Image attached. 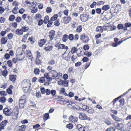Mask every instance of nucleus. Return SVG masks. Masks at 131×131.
Segmentation results:
<instances>
[{"mask_svg": "<svg viewBox=\"0 0 131 131\" xmlns=\"http://www.w3.org/2000/svg\"><path fill=\"white\" fill-rule=\"evenodd\" d=\"M16 33L18 35H22L23 34V32L21 29H17L16 31Z\"/></svg>", "mask_w": 131, "mask_h": 131, "instance_id": "19", "label": "nucleus"}, {"mask_svg": "<svg viewBox=\"0 0 131 131\" xmlns=\"http://www.w3.org/2000/svg\"><path fill=\"white\" fill-rule=\"evenodd\" d=\"M55 63V61L54 60H51L48 62V64L50 65H53Z\"/></svg>", "mask_w": 131, "mask_h": 131, "instance_id": "40", "label": "nucleus"}, {"mask_svg": "<svg viewBox=\"0 0 131 131\" xmlns=\"http://www.w3.org/2000/svg\"><path fill=\"white\" fill-rule=\"evenodd\" d=\"M58 16L57 15H54V16L51 18V19L50 20L51 21H54L56 20Z\"/></svg>", "mask_w": 131, "mask_h": 131, "instance_id": "31", "label": "nucleus"}, {"mask_svg": "<svg viewBox=\"0 0 131 131\" xmlns=\"http://www.w3.org/2000/svg\"><path fill=\"white\" fill-rule=\"evenodd\" d=\"M7 64L8 66L10 67H12V63L11 60H9L7 62Z\"/></svg>", "mask_w": 131, "mask_h": 131, "instance_id": "38", "label": "nucleus"}, {"mask_svg": "<svg viewBox=\"0 0 131 131\" xmlns=\"http://www.w3.org/2000/svg\"><path fill=\"white\" fill-rule=\"evenodd\" d=\"M46 11L47 13H50L51 11V8L50 7H47L46 9Z\"/></svg>", "mask_w": 131, "mask_h": 131, "instance_id": "54", "label": "nucleus"}, {"mask_svg": "<svg viewBox=\"0 0 131 131\" xmlns=\"http://www.w3.org/2000/svg\"><path fill=\"white\" fill-rule=\"evenodd\" d=\"M26 53L27 54V57L29 59L31 60V61H32V59L33 57H32V54L31 53L30 51L29 50H26Z\"/></svg>", "mask_w": 131, "mask_h": 131, "instance_id": "13", "label": "nucleus"}, {"mask_svg": "<svg viewBox=\"0 0 131 131\" xmlns=\"http://www.w3.org/2000/svg\"><path fill=\"white\" fill-rule=\"evenodd\" d=\"M15 18V16L14 15H10L9 18V20L10 21H12L14 20Z\"/></svg>", "mask_w": 131, "mask_h": 131, "instance_id": "32", "label": "nucleus"}, {"mask_svg": "<svg viewBox=\"0 0 131 131\" xmlns=\"http://www.w3.org/2000/svg\"><path fill=\"white\" fill-rule=\"evenodd\" d=\"M88 113L92 114L94 112V109L91 107H89L86 111Z\"/></svg>", "mask_w": 131, "mask_h": 131, "instance_id": "18", "label": "nucleus"}, {"mask_svg": "<svg viewBox=\"0 0 131 131\" xmlns=\"http://www.w3.org/2000/svg\"><path fill=\"white\" fill-rule=\"evenodd\" d=\"M49 75L51 76L52 79L53 78V79L57 77L60 78L62 75V73H58L56 71L54 70H52L49 71Z\"/></svg>", "mask_w": 131, "mask_h": 131, "instance_id": "1", "label": "nucleus"}, {"mask_svg": "<svg viewBox=\"0 0 131 131\" xmlns=\"http://www.w3.org/2000/svg\"><path fill=\"white\" fill-rule=\"evenodd\" d=\"M114 125L117 129L122 131L124 130V125L123 124L120 123L119 124L117 122H115L114 123Z\"/></svg>", "mask_w": 131, "mask_h": 131, "instance_id": "5", "label": "nucleus"}, {"mask_svg": "<svg viewBox=\"0 0 131 131\" xmlns=\"http://www.w3.org/2000/svg\"><path fill=\"white\" fill-rule=\"evenodd\" d=\"M103 28L101 26H98L96 28V31L97 32L101 33L103 31Z\"/></svg>", "mask_w": 131, "mask_h": 131, "instance_id": "22", "label": "nucleus"}, {"mask_svg": "<svg viewBox=\"0 0 131 131\" xmlns=\"http://www.w3.org/2000/svg\"><path fill=\"white\" fill-rule=\"evenodd\" d=\"M49 17L48 16H45L44 20V21L45 24H47V23L49 21Z\"/></svg>", "mask_w": 131, "mask_h": 131, "instance_id": "29", "label": "nucleus"}, {"mask_svg": "<svg viewBox=\"0 0 131 131\" xmlns=\"http://www.w3.org/2000/svg\"><path fill=\"white\" fill-rule=\"evenodd\" d=\"M84 54L88 57H90L92 54L91 53L89 52H84Z\"/></svg>", "mask_w": 131, "mask_h": 131, "instance_id": "43", "label": "nucleus"}, {"mask_svg": "<svg viewBox=\"0 0 131 131\" xmlns=\"http://www.w3.org/2000/svg\"><path fill=\"white\" fill-rule=\"evenodd\" d=\"M7 39L6 37H3L1 40V42L2 44H5L7 42Z\"/></svg>", "mask_w": 131, "mask_h": 131, "instance_id": "21", "label": "nucleus"}, {"mask_svg": "<svg viewBox=\"0 0 131 131\" xmlns=\"http://www.w3.org/2000/svg\"><path fill=\"white\" fill-rule=\"evenodd\" d=\"M68 39L72 41L74 39V36L72 34H70L68 36Z\"/></svg>", "mask_w": 131, "mask_h": 131, "instance_id": "36", "label": "nucleus"}, {"mask_svg": "<svg viewBox=\"0 0 131 131\" xmlns=\"http://www.w3.org/2000/svg\"><path fill=\"white\" fill-rule=\"evenodd\" d=\"M71 56V53H69L68 54L67 56L65 58V59L67 60V61H68L70 57Z\"/></svg>", "mask_w": 131, "mask_h": 131, "instance_id": "47", "label": "nucleus"}, {"mask_svg": "<svg viewBox=\"0 0 131 131\" xmlns=\"http://www.w3.org/2000/svg\"><path fill=\"white\" fill-rule=\"evenodd\" d=\"M89 107L87 106L86 105H84L82 106V108L83 110L86 111Z\"/></svg>", "mask_w": 131, "mask_h": 131, "instance_id": "53", "label": "nucleus"}, {"mask_svg": "<svg viewBox=\"0 0 131 131\" xmlns=\"http://www.w3.org/2000/svg\"><path fill=\"white\" fill-rule=\"evenodd\" d=\"M105 123L107 125H110L111 124V122L110 121L108 120H105L104 121Z\"/></svg>", "mask_w": 131, "mask_h": 131, "instance_id": "46", "label": "nucleus"}, {"mask_svg": "<svg viewBox=\"0 0 131 131\" xmlns=\"http://www.w3.org/2000/svg\"><path fill=\"white\" fill-rule=\"evenodd\" d=\"M89 46L87 45H84L83 47V48L85 50H88L89 49Z\"/></svg>", "mask_w": 131, "mask_h": 131, "instance_id": "56", "label": "nucleus"}, {"mask_svg": "<svg viewBox=\"0 0 131 131\" xmlns=\"http://www.w3.org/2000/svg\"><path fill=\"white\" fill-rule=\"evenodd\" d=\"M21 20V18L20 17H18L16 19V21L17 23L19 22Z\"/></svg>", "mask_w": 131, "mask_h": 131, "instance_id": "64", "label": "nucleus"}, {"mask_svg": "<svg viewBox=\"0 0 131 131\" xmlns=\"http://www.w3.org/2000/svg\"><path fill=\"white\" fill-rule=\"evenodd\" d=\"M13 35L12 33H10L8 35V38L10 40L12 38Z\"/></svg>", "mask_w": 131, "mask_h": 131, "instance_id": "51", "label": "nucleus"}, {"mask_svg": "<svg viewBox=\"0 0 131 131\" xmlns=\"http://www.w3.org/2000/svg\"><path fill=\"white\" fill-rule=\"evenodd\" d=\"M45 79L44 78L42 77L39 79L38 81L40 83H43Z\"/></svg>", "mask_w": 131, "mask_h": 131, "instance_id": "58", "label": "nucleus"}, {"mask_svg": "<svg viewBox=\"0 0 131 131\" xmlns=\"http://www.w3.org/2000/svg\"><path fill=\"white\" fill-rule=\"evenodd\" d=\"M115 129L114 127H111L107 129L106 131H115Z\"/></svg>", "mask_w": 131, "mask_h": 131, "instance_id": "63", "label": "nucleus"}, {"mask_svg": "<svg viewBox=\"0 0 131 131\" xmlns=\"http://www.w3.org/2000/svg\"><path fill=\"white\" fill-rule=\"evenodd\" d=\"M120 103V104L122 105L124 104V99H121L119 100V102Z\"/></svg>", "mask_w": 131, "mask_h": 131, "instance_id": "52", "label": "nucleus"}, {"mask_svg": "<svg viewBox=\"0 0 131 131\" xmlns=\"http://www.w3.org/2000/svg\"><path fill=\"white\" fill-rule=\"evenodd\" d=\"M123 95H121L115 99L113 101V104L115 105V104L116 103V102H118L117 101L119 99V98H121L122 96Z\"/></svg>", "mask_w": 131, "mask_h": 131, "instance_id": "28", "label": "nucleus"}, {"mask_svg": "<svg viewBox=\"0 0 131 131\" xmlns=\"http://www.w3.org/2000/svg\"><path fill=\"white\" fill-rule=\"evenodd\" d=\"M82 30V26L81 25H79L77 28L76 29L77 31L80 32Z\"/></svg>", "mask_w": 131, "mask_h": 131, "instance_id": "34", "label": "nucleus"}, {"mask_svg": "<svg viewBox=\"0 0 131 131\" xmlns=\"http://www.w3.org/2000/svg\"><path fill=\"white\" fill-rule=\"evenodd\" d=\"M80 18L82 22H85L88 20L89 18V16L86 14H83L80 15Z\"/></svg>", "mask_w": 131, "mask_h": 131, "instance_id": "6", "label": "nucleus"}, {"mask_svg": "<svg viewBox=\"0 0 131 131\" xmlns=\"http://www.w3.org/2000/svg\"><path fill=\"white\" fill-rule=\"evenodd\" d=\"M79 118L81 120H87L89 121L91 120V118L88 117L85 113H79Z\"/></svg>", "mask_w": 131, "mask_h": 131, "instance_id": "3", "label": "nucleus"}, {"mask_svg": "<svg viewBox=\"0 0 131 131\" xmlns=\"http://www.w3.org/2000/svg\"><path fill=\"white\" fill-rule=\"evenodd\" d=\"M8 122V121L6 120H4L1 122L0 124V130L4 129V127L6 125Z\"/></svg>", "mask_w": 131, "mask_h": 131, "instance_id": "7", "label": "nucleus"}, {"mask_svg": "<svg viewBox=\"0 0 131 131\" xmlns=\"http://www.w3.org/2000/svg\"><path fill=\"white\" fill-rule=\"evenodd\" d=\"M40 91L41 93L43 94H44L46 92V90H45L44 88H40Z\"/></svg>", "mask_w": 131, "mask_h": 131, "instance_id": "57", "label": "nucleus"}, {"mask_svg": "<svg viewBox=\"0 0 131 131\" xmlns=\"http://www.w3.org/2000/svg\"><path fill=\"white\" fill-rule=\"evenodd\" d=\"M31 12L32 13H34L37 12L38 10V8L35 7H33L31 9Z\"/></svg>", "mask_w": 131, "mask_h": 131, "instance_id": "24", "label": "nucleus"}, {"mask_svg": "<svg viewBox=\"0 0 131 131\" xmlns=\"http://www.w3.org/2000/svg\"><path fill=\"white\" fill-rule=\"evenodd\" d=\"M21 29L23 32H26L28 30L29 28L28 27L25 26H24L21 28Z\"/></svg>", "mask_w": 131, "mask_h": 131, "instance_id": "30", "label": "nucleus"}, {"mask_svg": "<svg viewBox=\"0 0 131 131\" xmlns=\"http://www.w3.org/2000/svg\"><path fill=\"white\" fill-rule=\"evenodd\" d=\"M71 20V17L68 16L64 17L63 20L64 23L66 24L68 23Z\"/></svg>", "mask_w": 131, "mask_h": 131, "instance_id": "9", "label": "nucleus"}, {"mask_svg": "<svg viewBox=\"0 0 131 131\" xmlns=\"http://www.w3.org/2000/svg\"><path fill=\"white\" fill-rule=\"evenodd\" d=\"M44 77L45 78L47 79L49 81L52 80L51 78L49 76V75H48V74L47 73H46L44 75Z\"/></svg>", "mask_w": 131, "mask_h": 131, "instance_id": "25", "label": "nucleus"}, {"mask_svg": "<svg viewBox=\"0 0 131 131\" xmlns=\"http://www.w3.org/2000/svg\"><path fill=\"white\" fill-rule=\"evenodd\" d=\"M18 9L17 7H15L12 10V12L15 14H16L17 13V10Z\"/></svg>", "mask_w": 131, "mask_h": 131, "instance_id": "44", "label": "nucleus"}, {"mask_svg": "<svg viewBox=\"0 0 131 131\" xmlns=\"http://www.w3.org/2000/svg\"><path fill=\"white\" fill-rule=\"evenodd\" d=\"M77 51V49L76 48L73 47L72 48L70 52L72 53L73 54L76 52Z\"/></svg>", "mask_w": 131, "mask_h": 131, "instance_id": "35", "label": "nucleus"}, {"mask_svg": "<svg viewBox=\"0 0 131 131\" xmlns=\"http://www.w3.org/2000/svg\"><path fill=\"white\" fill-rule=\"evenodd\" d=\"M69 121L71 122H75L78 120V118L77 117H74L72 116H71L69 118Z\"/></svg>", "mask_w": 131, "mask_h": 131, "instance_id": "10", "label": "nucleus"}, {"mask_svg": "<svg viewBox=\"0 0 131 131\" xmlns=\"http://www.w3.org/2000/svg\"><path fill=\"white\" fill-rule=\"evenodd\" d=\"M21 84L22 87H23L24 90L25 89L24 88H26V90H28L31 85L30 81L27 79L24 80L21 83Z\"/></svg>", "mask_w": 131, "mask_h": 131, "instance_id": "2", "label": "nucleus"}, {"mask_svg": "<svg viewBox=\"0 0 131 131\" xmlns=\"http://www.w3.org/2000/svg\"><path fill=\"white\" fill-rule=\"evenodd\" d=\"M3 112L5 115L7 116H10L12 113V111L8 108H4L3 110Z\"/></svg>", "mask_w": 131, "mask_h": 131, "instance_id": "4", "label": "nucleus"}, {"mask_svg": "<svg viewBox=\"0 0 131 131\" xmlns=\"http://www.w3.org/2000/svg\"><path fill=\"white\" fill-rule=\"evenodd\" d=\"M110 7L108 5H104L102 8V10H107L110 9Z\"/></svg>", "mask_w": 131, "mask_h": 131, "instance_id": "20", "label": "nucleus"}, {"mask_svg": "<svg viewBox=\"0 0 131 131\" xmlns=\"http://www.w3.org/2000/svg\"><path fill=\"white\" fill-rule=\"evenodd\" d=\"M36 63L37 65L40 64L41 61L38 58H36L35 59Z\"/></svg>", "mask_w": 131, "mask_h": 131, "instance_id": "37", "label": "nucleus"}, {"mask_svg": "<svg viewBox=\"0 0 131 131\" xmlns=\"http://www.w3.org/2000/svg\"><path fill=\"white\" fill-rule=\"evenodd\" d=\"M53 47L51 46H49L48 45H46V47L45 48V49L47 51H51Z\"/></svg>", "mask_w": 131, "mask_h": 131, "instance_id": "16", "label": "nucleus"}, {"mask_svg": "<svg viewBox=\"0 0 131 131\" xmlns=\"http://www.w3.org/2000/svg\"><path fill=\"white\" fill-rule=\"evenodd\" d=\"M21 101H20V103H19V108L20 109L23 108L24 106V103H21Z\"/></svg>", "mask_w": 131, "mask_h": 131, "instance_id": "50", "label": "nucleus"}, {"mask_svg": "<svg viewBox=\"0 0 131 131\" xmlns=\"http://www.w3.org/2000/svg\"><path fill=\"white\" fill-rule=\"evenodd\" d=\"M26 96L25 95H23L20 97V100H21L26 101Z\"/></svg>", "mask_w": 131, "mask_h": 131, "instance_id": "55", "label": "nucleus"}, {"mask_svg": "<svg viewBox=\"0 0 131 131\" xmlns=\"http://www.w3.org/2000/svg\"><path fill=\"white\" fill-rule=\"evenodd\" d=\"M7 70H4L2 72V74L5 77L7 75Z\"/></svg>", "mask_w": 131, "mask_h": 131, "instance_id": "42", "label": "nucleus"}, {"mask_svg": "<svg viewBox=\"0 0 131 131\" xmlns=\"http://www.w3.org/2000/svg\"><path fill=\"white\" fill-rule=\"evenodd\" d=\"M63 49L67 50L68 49V48L67 46H66L64 44H60L59 45L58 49Z\"/></svg>", "mask_w": 131, "mask_h": 131, "instance_id": "14", "label": "nucleus"}, {"mask_svg": "<svg viewBox=\"0 0 131 131\" xmlns=\"http://www.w3.org/2000/svg\"><path fill=\"white\" fill-rule=\"evenodd\" d=\"M40 72V70L39 69L36 68L34 70V72L36 74H38Z\"/></svg>", "mask_w": 131, "mask_h": 131, "instance_id": "45", "label": "nucleus"}, {"mask_svg": "<svg viewBox=\"0 0 131 131\" xmlns=\"http://www.w3.org/2000/svg\"><path fill=\"white\" fill-rule=\"evenodd\" d=\"M49 34L50 39L51 40H52L54 37L55 32L53 30H51L49 32Z\"/></svg>", "mask_w": 131, "mask_h": 131, "instance_id": "8", "label": "nucleus"}, {"mask_svg": "<svg viewBox=\"0 0 131 131\" xmlns=\"http://www.w3.org/2000/svg\"><path fill=\"white\" fill-rule=\"evenodd\" d=\"M38 22V25L39 26H40L42 25L43 23V20L42 19L39 20Z\"/></svg>", "mask_w": 131, "mask_h": 131, "instance_id": "62", "label": "nucleus"}, {"mask_svg": "<svg viewBox=\"0 0 131 131\" xmlns=\"http://www.w3.org/2000/svg\"><path fill=\"white\" fill-rule=\"evenodd\" d=\"M97 4L95 2H93V3L90 5V7L91 8H93L95 5Z\"/></svg>", "mask_w": 131, "mask_h": 131, "instance_id": "59", "label": "nucleus"}, {"mask_svg": "<svg viewBox=\"0 0 131 131\" xmlns=\"http://www.w3.org/2000/svg\"><path fill=\"white\" fill-rule=\"evenodd\" d=\"M6 99L4 96L1 97L0 99V101L2 103L5 102L6 101Z\"/></svg>", "mask_w": 131, "mask_h": 131, "instance_id": "33", "label": "nucleus"}, {"mask_svg": "<svg viewBox=\"0 0 131 131\" xmlns=\"http://www.w3.org/2000/svg\"><path fill=\"white\" fill-rule=\"evenodd\" d=\"M10 80L12 81H15L16 79L15 78V77L13 75H11L10 77Z\"/></svg>", "mask_w": 131, "mask_h": 131, "instance_id": "49", "label": "nucleus"}, {"mask_svg": "<svg viewBox=\"0 0 131 131\" xmlns=\"http://www.w3.org/2000/svg\"><path fill=\"white\" fill-rule=\"evenodd\" d=\"M26 128V126L24 125L19 126L17 128V131H24L25 129Z\"/></svg>", "mask_w": 131, "mask_h": 131, "instance_id": "11", "label": "nucleus"}, {"mask_svg": "<svg viewBox=\"0 0 131 131\" xmlns=\"http://www.w3.org/2000/svg\"><path fill=\"white\" fill-rule=\"evenodd\" d=\"M0 94L1 96H5L6 95V93L5 91H2L0 92Z\"/></svg>", "mask_w": 131, "mask_h": 131, "instance_id": "60", "label": "nucleus"}, {"mask_svg": "<svg viewBox=\"0 0 131 131\" xmlns=\"http://www.w3.org/2000/svg\"><path fill=\"white\" fill-rule=\"evenodd\" d=\"M68 39V35L67 34H64L63 36L62 40L64 42H66Z\"/></svg>", "mask_w": 131, "mask_h": 131, "instance_id": "26", "label": "nucleus"}, {"mask_svg": "<svg viewBox=\"0 0 131 131\" xmlns=\"http://www.w3.org/2000/svg\"><path fill=\"white\" fill-rule=\"evenodd\" d=\"M28 36V35L27 34H26L23 36V39L22 40V42H25V40L27 39V38Z\"/></svg>", "mask_w": 131, "mask_h": 131, "instance_id": "39", "label": "nucleus"}, {"mask_svg": "<svg viewBox=\"0 0 131 131\" xmlns=\"http://www.w3.org/2000/svg\"><path fill=\"white\" fill-rule=\"evenodd\" d=\"M5 58L7 60L8 59L10 58V56L8 53H6L4 55Z\"/></svg>", "mask_w": 131, "mask_h": 131, "instance_id": "48", "label": "nucleus"}, {"mask_svg": "<svg viewBox=\"0 0 131 131\" xmlns=\"http://www.w3.org/2000/svg\"><path fill=\"white\" fill-rule=\"evenodd\" d=\"M124 25L127 28L131 26V23L129 22L126 23Z\"/></svg>", "mask_w": 131, "mask_h": 131, "instance_id": "61", "label": "nucleus"}, {"mask_svg": "<svg viewBox=\"0 0 131 131\" xmlns=\"http://www.w3.org/2000/svg\"><path fill=\"white\" fill-rule=\"evenodd\" d=\"M73 126V125L72 124H69L66 125V127L70 129H71Z\"/></svg>", "mask_w": 131, "mask_h": 131, "instance_id": "41", "label": "nucleus"}, {"mask_svg": "<svg viewBox=\"0 0 131 131\" xmlns=\"http://www.w3.org/2000/svg\"><path fill=\"white\" fill-rule=\"evenodd\" d=\"M112 118L115 120L117 122H120L121 121V119L119 118L118 117L114 115H112Z\"/></svg>", "mask_w": 131, "mask_h": 131, "instance_id": "17", "label": "nucleus"}, {"mask_svg": "<svg viewBox=\"0 0 131 131\" xmlns=\"http://www.w3.org/2000/svg\"><path fill=\"white\" fill-rule=\"evenodd\" d=\"M49 114L48 113H45L43 116V119L44 121H46L49 118Z\"/></svg>", "mask_w": 131, "mask_h": 131, "instance_id": "27", "label": "nucleus"}, {"mask_svg": "<svg viewBox=\"0 0 131 131\" xmlns=\"http://www.w3.org/2000/svg\"><path fill=\"white\" fill-rule=\"evenodd\" d=\"M78 128L79 131H84L85 130V128H84L82 126L80 125H79L78 126Z\"/></svg>", "mask_w": 131, "mask_h": 131, "instance_id": "23", "label": "nucleus"}, {"mask_svg": "<svg viewBox=\"0 0 131 131\" xmlns=\"http://www.w3.org/2000/svg\"><path fill=\"white\" fill-rule=\"evenodd\" d=\"M46 40L44 39L40 40L38 41V44L39 46L42 47L46 43Z\"/></svg>", "mask_w": 131, "mask_h": 131, "instance_id": "12", "label": "nucleus"}, {"mask_svg": "<svg viewBox=\"0 0 131 131\" xmlns=\"http://www.w3.org/2000/svg\"><path fill=\"white\" fill-rule=\"evenodd\" d=\"M42 18V16L40 14H36L34 18L37 21H38Z\"/></svg>", "mask_w": 131, "mask_h": 131, "instance_id": "15", "label": "nucleus"}]
</instances>
